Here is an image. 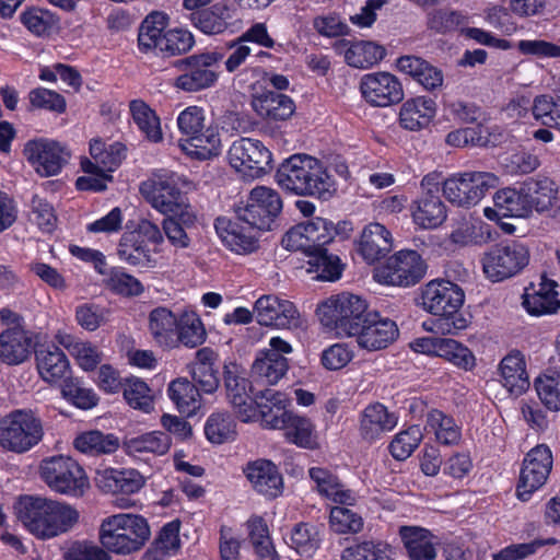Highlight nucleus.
<instances>
[{
	"label": "nucleus",
	"mask_w": 560,
	"mask_h": 560,
	"mask_svg": "<svg viewBox=\"0 0 560 560\" xmlns=\"http://www.w3.org/2000/svg\"><path fill=\"white\" fill-rule=\"evenodd\" d=\"M18 520L38 539H51L68 533L80 514L73 506L44 497L23 495L15 504Z\"/></svg>",
	"instance_id": "obj_1"
},
{
	"label": "nucleus",
	"mask_w": 560,
	"mask_h": 560,
	"mask_svg": "<svg viewBox=\"0 0 560 560\" xmlns=\"http://www.w3.org/2000/svg\"><path fill=\"white\" fill-rule=\"evenodd\" d=\"M276 178L281 188L299 196L328 200L337 190L323 162L307 154H294L284 160Z\"/></svg>",
	"instance_id": "obj_2"
},
{
	"label": "nucleus",
	"mask_w": 560,
	"mask_h": 560,
	"mask_svg": "<svg viewBox=\"0 0 560 560\" xmlns=\"http://www.w3.org/2000/svg\"><path fill=\"white\" fill-rule=\"evenodd\" d=\"M255 401L266 428L284 430L285 438L301 447H315L314 425L307 418L285 410L283 394L267 388L256 396Z\"/></svg>",
	"instance_id": "obj_3"
},
{
	"label": "nucleus",
	"mask_w": 560,
	"mask_h": 560,
	"mask_svg": "<svg viewBox=\"0 0 560 560\" xmlns=\"http://www.w3.org/2000/svg\"><path fill=\"white\" fill-rule=\"evenodd\" d=\"M464 300L463 289L448 280H432L421 289V305L438 317L434 325L443 334H455L466 327V319L459 314Z\"/></svg>",
	"instance_id": "obj_4"
},
{
	"label": "nucleus",
	"mask_w": 560,
	"mask_h": 560,
	"mask_svg": "<svg viewBox=\"0 0 560 560\" xmlns=\"http://www.w3.org/2000/svg\"><path fill=\"white\" fill-rule=\"evenodd\" d=\"M147 520L137 514L119 513L103 520L100 526V542L105 551L130 555L139 551L150 538Z\"/></svg>",
	"instance_id": "obj_5"
},
{
	"label": "nucleus",
	"mask_w": 560,
	"mask_h": 560,
	"mask_svg": "<svg viewBox=\"0 0 560 560\" xmlns=\"http://www.w3.org/2000/svg\"><path fill=\"white\" fill-rule=\"evenodd\" d=\"M371 313L366 302L351 293L332 295L316 310L322 325L340 337H354Z\"/></svg>",
	"instance_id": "obj_6"
},
{
	"label": "nucleus",
	"mask_w": 560,
	"mask_h": 560,
	"mask_svg": "<svg viewBox=\"0 0 560 560\" xmlns=\"http://www.w3.org/2000/svg\"><path fill=\"white\" fill-rule=\"evenodd\" d=\"M178 128L187 136L180 142L183 151L198 160H208L218 156L222 151L219 127L205 124L202 108L189 106L177 118Z\"/></svg>",
	"instance_id": "obj_7"
},
{
	"label": "nucleus",
	"mask_w": 560,
	"mask_h": 560,
	"mask_svg": "<svg viewBox=\"0 0 560 560\" xmlns=\"http://www.w3.org/2000/svg\"><path fill=\"white\" fill-rule=\"evenodd\" d=\"M529 262L528 247L518 241H505L487 250L481 259L482 270L492 282L518 275Z\"/></svg>",
	"instance_id": "obj_8"
},
{
	"label": "nucleus",
	"mask_w": 560,
	"mask_h": 560,
	"mask_svg": "<svg viewBox=\"0 0 560 560\" xmlns=\"http://www.w3.org/2000/svg\"><path fill=\"white\" fill-rule=\"evenodd\" d=\"M40 476L51 490L70 497H82L90 487L83 468L68 456L44 459L40 464Z\"/></svg>",
	"instance_id": "obj_9"
},
{
	"label": "nucleus",
	"mask_w": 560,
	"mask_h": 560,
	"mask_svg": "<svg viewBox=\"0 0 560 560\" xmlns=\"http://www.w3.org/2000/svg\"><path fill=\"white\" fill-rule=\"evenodd\" d=\"M42 421L32 411L14 410L0 418V445L14 453H24L43 439Z\"/></svg>",
	"instance_id": "obj_10"
},
{
	"label": "nucleus",
	"mask_w": 560,
	"mask_h": 560,
	"mask_svg": "<svg viewBox=\"0 0 560 560\" xmlns=\"http://www.w3.org/2000/svg\"><path fill=\"white\" fill-rule=\"evenodd\" d=\"M499 177L491 172H465L443 182V195L453 205L470 208L498 186Z\"/></svg>",
	"instance_id": "obj_11"
},
{
	"label": "nucleus",
	"mask_w": 560,
	"mask_h": 560,
	"mask_svg": "<svg viewBox=\"0 0 560 560\" xmlns=\"http://www.w3.org/2000/svg\"><path fill=\"white\" fill-rule=\"evenodd\" d=\"M427 269L425 261L416 250H401L375 270L374 279L380 283L408 288L419 283Z\"/></svg>",
	"instance_id": "obj_12"
},
{
	"label": "nucleus",
	"mask_w": 560,
	"mask_h": 560,
	"mask_svg": "<svg viewBox=\"0 0 560 560\" xmlns=\"http://www.w3.org/2000/svg\"><path fill=\"white\" fill-rule=\"evenodd\" d=\"M282 200L278 191L258 186L252 189L244 206H237L235 214L245 222H250L254 226L262 231L272 229V224L280 214Z\"/></svg>",
	"instance_id": "obj_13"
},
{
	"label": "nucleus",
	"mask_w": 560,
	"mask_h": 560,
	"mask_svg": "<svg viewBox=\"0 0 560 560\" xmlns=\"http://www.w3.org/2000/svg\"><path fill=\"white\" fill-rule=\"evenodd\" d=\"M229 161L244 177L254 179L271 170V153L259 140L241 138L229 150Z\"/></svg>",
	"instance_id": "obj_14"
},
{
	"label": "nucleus",
	"mask_w": 560,
	"mask_h": 560,
	"mask_svg": "<svg viewBox=\"0 0 560 560\" xmlns=\"http://www.w3.org/2000/svg\"><path fill=\"white\" fill-rule=\"evenodd\" d=\"M552 468V454L550 448L540 444L532 448L524 458L516 493L522 501L529 500L530 495L541 488Z\"/></svg>",
	"instance_id": "obj_15"
},
{
	"label": "nucleus",
	"mask_w": 560,
	"mask_h": 560,
	"mask_svg": "<svg viewBox=\"0 0 560 560\" xmlns=\"http://www.w3.org/2000/svg\"><path fill=\"white\" fill-rule=\"evenodd\" d=\"M222 59L219 52L190 56L179 61L183 73L174 81V86L185 92H197L214 84L218 79L212 67Z\"/></svg>",
	"instance_id": "obj_16"
},
{
	"label": "nucleus",
	"mask_w": 560,
	"mask_h": 560,
	"mask_svg": "<svg viewBox=\"0 0 560 560\" xmlns=\"http://www.w3.org/2000/svg\"><path fill=\"white\" fill-rule=\"evenodd\" d=\"M254 313L262 326L299 329L305 325V319L292 302L271 294L262 295L255 302Z\"/></svg>",
	"instance_id": "obj_17"
},
{
	"label": "nucleus",
	"mask_w": 560,
	"mask_h": 560,
	"mask_svg": "<svg viewBox=\"0 0 560 560\" xmlns=\"http://www.w3.org/2000/svg\"><path fill=\"white\" fill-rule=\"evenodd\" d=\"M363 98L372 106L387 107L404 100V88L390 72L380 71L364 74L360 81Z\"/></svg>",
	"instance_id": "obj_18"
},
{
	"label": "nucleus",
	"mask_w": 560,
	"mask_h": 560,
	"mask_svg": "<svg viewBox=\"0 0 560 560\" xmlns=\"http://www.w3.org/2000/svg\"><path fill=\"white\" fill-rule=\"evenodd\" d=\"M214 228L225 246L236 254H252L259 247V234L262 230L241 220L237 214L234 220L218 218Z\"/></svg>",
	"instance_id": "obj_19"
},
{
	"label": "nucleus",
	"mask_w": 560,
	"mask_h": 560,
	"mask_svg": "<svg viewBox=\"0 0 560 560\" xmlns=\"http://www.w3.org/2000/svg\"><path fill=\"white\" fill-rule=\"evenodd\" d=\"M125 147L116 143L106 149V151L92 162L88 159L81 162L82 170L91 175L90 177H79L75 186L80 190H95L101 191L106 188V182L112 179L110 175L106 173L113 172L121 162L125 156Z\"/></svg>",
	"instance_id": "obj_20"
},
{
	"label": "nucleus",
	"mask_w": 560,
	"mask_h": 560,
	"mask_svg": "<svg viewBox=\"0 0 560 560\" xmlns=\"http://www.w3.org/2000/svg\"><path fill=\"white\" fill-rule=\"evenodd\" d=\"M141 195L151 206L163 214L180 206L186 197L177 187L175 174H154L152 178L141 183Z\"/></svg>",
	"instance_id": "obj_21"
},
{
	"label": "nucleus",
	"mask_w": 560,
	"mask_h": 560,
	"mask_svg": "<svg viewBox=\"0 0 560 560\" xmlns=\"http://www.w3.org/2000/svg\"><path fill=\"white\" fill-rule=\"evenodd\" d=\"M26 159L42 176L60 172L69 159L68 151L56 141H28L24 149Z\"/></svg>",
	"instance_id": "obj_22"
},
{
	"label": "nucleus",
	"mask_w": 560,
	"mask_h": 560,
	"mask_svg": "<svg viewBox=\"0 0 560 560\" xmlns=\"http://www.w3.org/2000/svg\"><path fill=\"white\" fill-rule=\"evenodd\" d=\"M224 387L229 401L237 409V412L244 420L250 418L253 402L256 405V396L260 395L262 390L254 394L252 398L253 388L242 366L232 362L224 365Z\"/></svg>",
	"instance_id": "obj_23"
},
{
	"label": "nucleus",
	"mask_w": 560,
	"mask_h": 560,
	"mask_svg": "<svg viewBox=\"0 0 560 560\" xmlns=\"http://www.w3.org/2000/svg\"><path fill=\"white\" fill-rule=\"evenodd\" d=\"M398 335L399 330L394 320L372 312L354 337L359 347L377 351L387 348Z\"/></svg>",
	"instance_id": "obj_24"
},
{
	"label": "nucleus",
	"mask_w": 560,
	"mask_h": 560,
	"mask_svg": "<svg viewBox=\"0 0 560 560\" xmlns=\"http://www.w3.org/2000/svg\"><path fill=\"white\" fill-rule=\"evenodd\" d=\"M253 489L259 494L273 499L282 492V477L277 466L268 459H256L243 468Z\"/></svg>",
	"instance_id": "obj_25"
},
{
	"label": "nucleus",
	"mask_w": 560,
	"mask_h": 560,
	"mask_svg": "<svg viewBox=\"0 0 560 560\" xmlns=\"http://www.w3.org/2000/svg\"><path fill=\"white\" fill-rule=\"evenodd\" d=\"M338 52L343 54L346 62L353 68L365 69L378 63L386 55L383 46L373 42L338 40L335 44Z\"/></svg>",
	"instance_id": "obj_26"
},
{
	"label": "nucleus",
	"mask_w": 560,
	"mask_h": 560,
	"mask_svg": "<svg viewBox=\"0 0 560 560\" xmlns=\"http://www.w3.org/2000/svg\"><path fill=\"white\" fill-rule=\"evenodd\" d=\"M436 114V103L425 96L406 101L399 110V125L410 131L427 128Z\"/></svg>",
	"instance_id": "obj_27"
},
{
	"label": "nucleus",
	"mask_w": 560,
	"mask_h": 560,
	"mask_svg": "<svg viewBox=\"0 0 560 560\" xmlns=\"http://www.w3.org/2000/svg\"><path fill=\"white\" fill-rule=\"evenodd\" d=\"M171 445L170 434L163 431H152L138 436L126 438L122 442L125 452L137 458L165 455Z\"/></svg>",
	"instance_id": "obj_28"
},
{
	"label": "nucleus",
	"mask_w": 560,
	"mask_h": 560,
	"mask_svg": "<svg viewBox=\"0 0 560 560\" xmlns=\"http://www.w3.org/2000/svg\"><path fill=\"white\" fill-rule=\"evenodd\" d=\"M233 8L226 2L197 10L190 14L191 23L205 34H221L233 25Z\"/></svg>",
	"instance_id": "obj_29"
},
{
	"label": "nucleus",
	"mask_w": 560,
	"mask_h": 560,
	"mask_svg": "<svg viewBox=\"0 0 560 560\" xmlns=\"http://www.w3.org/2000/svg\"><path fill=\"white\" fill-rule=\"evenodd\" d=\"M96 486L107 493H135L143 486L142 476L135 469L106 468L97 471Z\"/></svg>",
	"instance_id": "obj_30"
},
{
	"label": "nucleus",
	"mask_w": 560,
	"mask_h": 560,
	"mask_svg": "<svg viewBox=\"0 0 560 560\" xmlns=\"http://www.w3.org/2000/svg\"><path fill=\"white\" fill-rule=\"evenodd\" d=\"M318 493L335 503L352 505L355 502L353 492L347 489L338 476L324 467H312L308 470Z\"/></svg>",
	"instance_id": "obj_31"
},
{
	"label": "nucleus",
	"mask_w": 560,
	"mask_h": 560,
	"mask_svg": "<svg viewBox=\"0 0 560 560\" xmlns=\"http://www.w3.org/2000/svg\"><path fill=\"white\" fill-rule=\"evenodd\" d=\"M36 366L42 378L55 383L65 378L69 372V361L63 351L51 346H39L35 350Z\"/></svg>",
	"instance_id": "obj_32"
},
{
	"label": "nucleus",
	"mask_w": 560,
	"mask_h": 560,
	"mask_svg": "<svg viewBox=\"0 0 560 560\" xmlns=\"http://www.w3.org/2000/svg\"><path fill=\"white\" fill-rule=\"evenodd\" d=\"M397 67L428 91L433 92L443 85V72L420 57L402 56L398 58Z\"/></svg>",
	"instance_id": "obj_33"
},
{
	"label": "nucleus",
	"mask_w": 560,
	"mask_h": 560,
	"mask_svg": "<svg viewBox=\"0 0 560 560\" xmlns=\"http://www.w3.org/2000/svg\"><path fill=\"white\" fill-rule=\"evenodd\" d=\"M252 106L264 119L285 120L294 112L293 101L284 94L264 91L253 96Z\"/></svg>",
	"instance_id": "obj_34"
},
{
	"label": "nucleus",
	"mask_w": 560,
	"mask_h": 560,
	"mask_svg": "<svg viewBox=\"0 0 560 560\" xmlns=\"http://www.w3.org/2000/svg\"><path fill=\"white\" fill-rule=\"evenodd\" d=\"M397 424V418L388 412L382 404L369 405L361 417V435L364 440L374 441L383 433L392 431Z\"/></svg>",
	"instance_id": "obj_35"
},
{
	"label": "nucleus",
	"mask_w": 560,
	"mask_h": 560,
	"mask_svg": "<svg viewBox=\"0 0 560 560\" xmlns=\"http://www.w3.org/2000/svg\"><path fill=\"white\" fill-rule=\"evenodd\" d=\"M392 249V237L387 229L380 223H371L364 228L359 250L368 262H374L386 256Z\"/></svg>",
	"instance_id": "obj_36"
},
{
	"label": "nucleus",
	"mask_w": 560,
	"mask_h": 560,
	"mask_svg": "<svg viewBox=\"0 0 560 560\" xmlns=\"http://www.w3.org/2000/svg\"><path fill=\"white\" fill-rule=\"evenodd\" d=\"M178 315L167 307H155L149 314V330L154 341L163 348H176V326Z\"/></svg>",
	"instance_id": "obj_37"
},
{
	"label": "nucleus",
	"mask_w": 560,
	"mask_h": 560,
	"mask_svg": "<svg viewBox=\"0 0 560 560\" xmlns=\"http://www.w3.org/2000/svg\"><path fill=\"white\" fill-rule=\"evenodd\" d=\"M399 534L411 560H434L436 558L434 537L428 529L402 526Z\"/></svg>",
	"instance_id": "obj_38"
},
{
	"label": "nucleus",
	"mask_w": 560,
	"mask_h": 560,
	"mask_svg": "<svg viewBox=\"0 0 560 560\" xmlns=\"http://www.w3.org/2000/svg\"><path fill=\"white\" fill-rule=\"evenodd\" d=\"M446 217V207L439 195H422L413 202V222L423 229L440 226Z\"/></svg>",
	"instance_id": "obj_39"
},
{
	"label": "nucleus",
	"mask_w": 560,
	"mask_h": 560,
	"mask_svg": "<svg viewBox=\"0 0 560 560\" xmlns=\"http://www.w3.org/2000/svg\"><path fill=\"white\" fill-rule=\"evenodd\" d=\"M502 385L513 395H521L529 387L525 361L520 352L510 353L500 364Z\"/></svg>",
	"instance_id": "obj_40"
},
{
	"label": "nucleus",
	"mask_w": 560,
	"mask_h": 560,
	"mask_svg": "<svg viewBox=\"0 0 560 560\" xmlns=\"http://www.w3.org/2000/svg\"><path fill=\"white\" fill-rule=\"evenodd\" d=\"M557 287L552 280L544 279L538 290L532 293L526 291L523 299V306L532 315L555 313L560 307Z\"/></svg>",
	"instance_id": "obj_41"
},
{
	"label": "nucleus",
	"mask_w": 560,
	"mask_h": 560,
	"mask_svg": "<svg viewBox=\"0 0 560 560\" xmlns=\"http://www.w3.org/2000/svg\"><path fill=\"white\" fill-rule=\"evenodd\" d=\"M32 341L20 328L7 329L0 335V358L8 364L22 363L31 353Z\"/></svg>",
	"instance_id": "obj_42"
},
{
	"label": "nucleus",
	"mask_w": 560,
	"mask_h": 560,
	"mask_svg": "<svg viewBox=\"0 0 560 560\" xmlns=\"http://www.w3.org/2000/svg\"><path fill=\"white\" fill-rule=\"evenodd\" d=\"M175 334L177 339L176 348L179 345L187 348H196L202 345L207 338V332L199 315L191 310H184L178 314Z\"/></svg>",
	"instance_id": "obj_43"
},
{
	"label": "nucleus",
	"mask_w": 560,
	"mask_h": 560,
	"mask_svg": "<svg viewBox=\"0 0 560 560\" xmlns=\"http://www.w3.org/2000/svg\"><path fill=\"white\" fill-rule=\"evenodd\" d=\"M289 369L284 357H277L273 352H260L252 365V375L256 382L275 385Z\"/></svg>",
	"instance_id": "obj_44"
},
{
	"label": "nucleus",
	"mask_w": 560,
	"mask_h": 560,
	"mask_svg": "<svg viewBox=\"0 0 560 560\" xmlns=\"http://www.w3.org/2000/svg\"><path fill=\"white\" fill-rule=\"evenodd\" d=\"M494 206L502 217L525 218L532 212V208L523 187L521 190L505 188L494 195Z\"/></svg>",
	"instance_id": "obj_45"
},
{
	"label": "nucleus",
	"mask_w": 560,
	"mask_h": 560,
	"mask_svg": "<svg viewBox=\"0 0 560 560\" xmlns=\"http://www.w3.org/2000/svg\"><path fill=\"white\" fill-rule=\"evenodd\" d=\"M167 25V16L162 12H152L140 25L138 45L140 50L148 52L159 50L160 42L164 39V30Z\"/></svg>",
	"instance_id": "obj_46"
},
{
	"label": "nucleus",
	"mask_w": 560,
	"mask_h": 560,
	"mask_svg": "<svg viewBox=\"0 0 560 560\" xmlns=\"http://www.w3.org/2000/svg\"><path fill=\"white\" fill-rule=\"evenodd\" d=\"M168 395L178 411L188 417L200 408L199 389L186 378L173 381L168 386Z\"/></svg>",
	"instance_id": "obj_47"
},
{
	"label": "nucleus",
	"mask_w": 560,
	"mask_h": 560,
	"mask_svg": "<svg viewBox=\"0 0 560 560\" xmlns=\"http://www.w3.org/2000/svg\"><path fill=\"white\" fill-rule=\"evenodd\" d=\"M532 210L542 212L551 208L557 199V186L548 177L528 179L524 185Z\"/></svg>",
	"instance_id": "obj_48"
},
{
	"label": "nucleus",
	"mask_w": 560,
	"mask_h": 560,
	"mask_svg": "<svg viewBox=\"0 0 560 560\" xmlns=\"http://www.w3.org/2000/svg\"><path fill=\"white\" fill-rule=\"evenodd\" d=\"M74 446L78 451L93 456L110 454L119 447V440L113 434L88 431L75 438Z\"/></svg>",
	"instance_id": "obj_49"
},
{
	"label": "nucleus",
	"mask_w": 560,
	"mask_h": 560,
	"mask_svg": "<svg viewBox=\"0 0 560 560\" xmlns=\"http://www.w3.org/2000/svg\"><path fill=\"white\" fill-rule=\"evenodd\" d=\"M117 253L121 260L131 266L147 267L152 261L147 243L137 238L135 233L126 232L122 234Z\"/></svg>",
	"instance_id": "obj_50"
},
{
	"label": "nucleus",
	"mask_w": 560,
	"mask_h": 560,
	"mask_svg": "<svg viewBox=\"0 0 560 560\" xmlns=\"http://www.w3.org/2000/svg\"><path fill=\"white\" fill-rule=\"evenodd\" d=\"M427 425L434 432L438 442L444 445H455L460 440V429L454 419L438 409L427 416Z\"/></svg>",
	"instance_id": "obj_51"
},
{
	"label": "nucleus",
	"mask_w": 560,
	"mask_h": 560,
	"mask_svg": "<svg viewBox=\"0 0 560 560\" xmlns=\"http://www.w3.org/2000/svg\"><path fill=\"white\" fill-rule=\"evenodd\" d=\"M132 118L148 140L159 142L162 140L160 120L155 113L140 100L130 103Z\"/></svg>",
	"instance_id": "obj_52"
},
{
	"label": "nucleus",
	"mask_w": 560,
	"mask_h": 560,
	"mask_svg": "<svg viewBox=\"0 0 560 560\" xmlns=\"http://www.w3.org/2000/svg\"><path fill=\"white\" fill-rule=\"evenodd\" d=\"M541 402L552 411L560 410V371L548 370L535 381Z\"/></svg>",
	"instance_id": "obj_53"
},
{
	"label": "nucleus",
	"mask_w": 560,
	"mask_h": 560,
	"mask_svg": "<svg viewBox=\"0 0 560 560\" xmlns=\"http://www.w3.org/2000/svg\"><path fill=\"white\" fill-rule=\"evenodd\" d=\"M310 271L317 273L316 279L335 281L340 278L342 266L338 256L328 254L327 249H320L310 256Z\"/></svg>",
	"instance_id": "obj_54"
},
{
	"label": "nucleus",
	"mask_w": 560,
	"mask_h": 560,
	"mask_svg": "<svg viewBox=\"0 0 560 560\" xmlns=\"http://www.w3.org/2000/svg\"><path fill=\"white\" fill-rule=\"evenodd\" d=\"M122 394L127 404L143 412L153 410V395L149 386L139 378H128L122 385Z\"/></svg>",
	"instance_id": "obj_55"
},
{
	"label": "nucleus",
	"mask_w": 560,
	"mask_h": 560,
	"mask_svg": "<svg viewBox=\"0 0 560 560\" xmlns=\"http://www.w3.org/2000/svg\"><path fill=\"white\" fill-rule=\"evenodd\" d=\"M205 434L211 443L222 444L234 439L235 423L228 413H213L206 422Z\"/></svg>",
	"instance_id": "obj_56"
},
{
	"label": "nucleus",
	"mask_w": 560,
	"mask_h": 560,
	"mask_svg": "<svg viewBox=\"0 0 560 560\" xmlns=\"http://www.w3.org/2000/svg\"><path fill=\"white\" fill-rule=\"evenodd\" d=\"M303 225L310 245H313V253L324 249V246L329 244L337 234L334 224L323 218H315L304 222Z\"/></svg>",
	"instance_id": "obj_57"
},
{
	"label": "nucleus",
	"mask_w": 560,
	"mask_h": 560,
	"mask_svg": "<svg viewBox=\"0 0 560 560\" xmlns=\"http://www.w3.org/2000/svg\"><path fill=\"white\" fill-rule=\"evenodd\" d=\"M329 523L337 534H357L363 528L361 515L345 506H335L330 510Z\"/></svg>",
	"instance_id": "obj_58"
},
{
	"label": "nucleus",
	"mask_w": 560,
	"mask_h": 560,
	"mask_svg": "<svg viewBox=\"0 0 560 560\" xmlns=\"http://www.w3.org/2000/svg\"><path fill=\"white\" fill-rule=\"evenodd\" d=\"M341 560H392L388 548L383 542L372 540L362 541L346 548L341 553Z\"/></svg>",
	"instance_id": "obj_59"
},
{
	"label": "nucleus",
	"mask_w": 560,
	"mask_h": 560,
	"mask_svg": "<svg viewBox=\"0 0 560 560\" xmlns=\"http://www.w3.org/2000/svg\"><path fill=\"white\" fill-rule=\"evenodd\" d=\"M439 357L465 371H470L476 365L472 352L454 339L444 338Z\"/></svg>",
	"instance_id": "obj_60"
},
{
	"label": "nucleus",
	"mask_w": 560,
	"mask_h": 560,
	"mask_svg": "<svg viewBox=\"0 0 560 560\" xmlns=\"http://www.w3.org/2000/svg\"><path fill=\"white\" fill-rule=\"evenodd\" d=\"M422 440V432L418 425H411L398 433L389 444V451L398 460L407 459L418 447Z\"/></svg>",
	"instance_id": "obj_61"
},
{
	"label": "nucleus",
	"mask_w": 560,
	"mask_h": 560,
	"mask_svg": "<svg viewBox=\"0 0 560 560\" xmlns=\"http://www.w3.org/2000/svg\"><path fill=\"white\" fill-rule=\"evenodd\" d=\"M319 538L315 526L307 523H300L294 526L291 533V547L296 552L311 556L318 547Z\"/></svg>",
	"instance_id": "obj_62"
},
{
	"label": "nucleus",
	"mask_w": 560,
	"mask_h": 560,
	"mask_svg": "<svg viewBox=\"0 0 560 560\" xmlns=\"http://www.w3.org/2000/svg\"><path fill=\"white\" fill-rule=\"evenodd\" d=\"M194 37L190 32L174 28L165 32L164 39L160 42L159 51L166 56L185 54L194 46Z\"/></svg>",
	"instance_id": "obj_63"
},
{
	"label": "nucleus",
	"mask_w": 560,
	"mask_h": 560,
	"mask_svg": "<svg viewBox=\"0 0 560 560\" xmlns=\"http://www.w3.org/2000/svg\"><path fill=\"white\" fill-rule=\"evenodd\" d=\"M28 101L32 108L46 109L57 114L66 112L67 103L65 97L48 89L36 88L30 91Z\"/></svg>",
	"instance_id": "obj_64"
}]
</instances>
